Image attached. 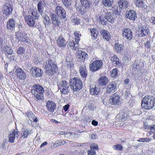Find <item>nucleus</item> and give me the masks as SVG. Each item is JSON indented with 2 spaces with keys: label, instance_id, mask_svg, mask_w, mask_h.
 <instances>
[{
  "label": "nucleus",
  "instance_id": "f257e3e1",
  "mask_svg": "<svg viewBox=\"0 0 155 155\" xmlns=\"http://www.w3.org/2000/svg\"><path fill=\"white\" fill-rule=\"evenodd\" d=\"M155 105V99L151 96H145L142 99L141 106L147 109H150Z\"/></svg>",
  "mask_w": 155,
  "mask_h": 155
},
{
  "label": "nucleus",
  "instance_id": "f03ea898",
  "mask_svg": "<svg viewBox=\"0 0 155 155\" xmlns=\"http://www.w3.org/2000/svg\"><path fill=\"white\" fill-rule=\"evenodd\" d=\"M44 92V88L40 85L35 84L32 86L31 92L35 96L36 98L38 100L42 99Z\"/></svg>",
  "mask_w": 155,
  "mask_h": 155
},
{
  "label": "nucleus",
  "instance_id": "7ed1b4c3",
  "mask_svg": "<svg viewBox=\"0 0 155 155\" xmlns=\"http://www.w3.org/2000/svg\"><path fill=\"white\" fill-rule=\"evenodd\" d=\"M71 89L74 91H78L82 87V82L81 80L77 78H74L70 80Z\"/></svg>",
  "mask_w": 155,
  "mask_h": 155
},
{
  "label": "nucleus",
  "instance_id": "20e7f679",
  "mask_svg": "<svg viewBox=\"0 0 155 155\" xmlns=\"http://www.w3.org/2000/svg\"><path fill=\"white\" fill-rule=\"evenodd\" d=\"M62 94H67L70 91L69 84L65 81H63L58 85Z\"/></svg>",
  "mask_w": 155,
  "mask_h": 155
},
{
  "label": "nucleus",
  "instance_id": "39448f33",
  "mask_svg": "<svg viewBox=\"0 0 155 155\" xmlns=\"http://www.w3.org/2000/svg\"><path fill=\"white\" fill-rule=\"evenodd\" d=\"M120 100V96L118 93L116 92L110 97L109 103L112 105H118L119 104Z\"/></svg>",
  "mask_w": 155,
  "mask_h": 155
},
{
  "label": "nucleus",
  "instance_id": "423d86ee",
  "mask_svg": "<svg viewBox=\"0 0 155 155\" xmlns=\"http://www.w3.org/2000/svg\"><path fill=\"white\" fill-rule=\"evenodd\" d=\"M55 12L61 19H64L65 18L66 16V12L65 10L62 7L57 6L55 8Z\"/></svg>",
  "mask_w": 155,
  "mask_h": 155
},
{
  "label": "nucleus",
  "instance_id": "0eeeda50",
  "mask_svg": "<svg viewBox=\"0 0 155 155\" xmlns=\"http://www.w3.org/2000/svg\"><path fill=\"white\" fill-rule=\"evenodd\" d=\"M122 35L128 41H130L133 38L132 32L130 29L129 28H124L122 30Z\"/></svg>",
  "mask_w": 155,
  "mask_h": 155
},
{
  "label": "nucleus",
  "instance_id": "6e6552de",
  "mask_svg": "<svg viewBox=\"0 0 155 155\" xmlns=\"http://www.w3.org/2000/svg\"><path fill=\"white\" fill-rule=\"evenodd\" d=\"M77 58L80 62L84 61L88 58V54L81 51H77Z\"/></svg>",
  "mask_w": 155,
  "mask_h": 155
},
{
  "label": "nucleus",
  "instance_id": "1a4fd4ad",
  "mask_svg": "<svg viewBox=\"0 0 155 155\" xmlns=\"http://www.w3.org/2000/svg\"><path fill=\"white\" fill-rule=\"evenodd\" d=\"M117 84L114 81L110 82L107 86V92L108 93H113L117 90Z\"/></svg>",
  "mask_w": 155,
  "mask_h": 155
},
{
  "label": "nucleus",
  "instance_id": "9d476101",
  "mask_svg": "<svg viewBox=\"0 0 155 155\" xmlns=\"http://www.w3.org/2000/svg\"><path fill=\"white\" fill-rule=\"evenodd\" d=\"M17 77L20 79L24 80L26 78V76L25 72L22 68H17L15 71Z\"/></svg>",
  "mask_w": 155,
  "mask_h": 155
},
{
  "label": "nucleus",
  "instance_id": "9b49d317",
  "mask_svg": "<svg viewBox=\"0 0 155 155\" xmlns=\"http://www.w3.org/2000/svg\"><path fill=\"white\" fill-rule=\"evenodd\" d=\"M126 17L127 18L129 19L130 20L134 21L136 19L137 16L135 11L129 10L126 12Z\"/></svg>",
  "mask_w": 155,
  "mask_h": 155
},
{
  "label": "nucleus",
  "instance_id": "f8f14e48",
  "mask_svg": "<svg viewBox=\"0 0 155 155\" xmlns=\"http://www.w3.org/2000/svg\"><path fill=\"white\" fill-rule=\"evenodd\" d=\"M105 17L107 21L112 23L114 22L116 16L114 13L107 12L105 14Z\"/></svg>",
  "mask_w": 155,
  "mask_h": 155
},
{
  "label": "nucleus",
  "instance_id": "ddd939ff",
  "mask_svg": "<svg viewBox=\"0 0 155 155\" xmlns=\"http://www.w3.org/2000/svg\"><path fill=\"white\" fill-rule=\"evenodd\" d=\"M103 65V62L101 60H95L91 62L90 68H101Z\"/></svg>",
  "mask_w": 155,
  "mask_h": 155
},
{
  "label": "nucleus",
  "instance_id": "4468645a",
  "mask_svg": "<svg viewBox=\"0 0 155 155\" xmlns=\"http://www.w3.org/2000/svg\"><path fill=\"white\" fill-rule=\"evenodd\" d=\"M19 137V134L18 132L15 130L11 132L8 135L9 141L11 143H14L15 139H17Z\"/></svg>",
  "mask_w": 155,
  "mask_h": 155
},
{
  "label": "nucleus",
  "instance_id": "2eb2a0df",
  "mask_svg": "<svg viewBox=\"0 0 155 155\" xmlns=\"http://www.w3.org/2000/svg\"><path fill=\"white\" fill-rule=\"evenodd\" d=\"M100 88L99 85H91L90 87V91L92 95H97L100 91Z\"/></svg>",
  "mask_w": 155,
  "mask_h": 155
},
{
  "label": "nucleus",
  "instance_id": "dca6fc26",
  "mask_svg": "<svg viewBox=\"0 0 155 155\" xmlns=\"http://www.w3.org/2000/svg\"><path fill=\"white\" fill-rule=\"evenodd\" d=\"M79 43H75L73 40H70L68 43V48L69 49H71L73 50H76L78 49Z\"/></svg>",
  "mask_w": 155,
  "mask_h": 155
},
{
  "label": "nucleus",
  "instance_id": "f3484780",
  "mask_svg": "<svg viewBox=\"0 0 155 155\" xmlns=\"http://www.w3.org/2000/svg\"><path fill=\"white\" fill-rule=\"evenodd\" d=\"M111 61H112L113 64L114 66L118 67H122V64L121 63L120 61L116 55H114L111 59Z\"/></svg>",
  "mask_w": 155,
  "mask_h": 155
},
{
  "label": "nucleus",
  "instance_id": "a211bd4d",
  "mask_svg": "<svg viewBox=\"0 0 155 155\" xmlns=\"http://www.w3.org/2000/svg\"><path fill=\"white\" fill-rule=\"evenodd\" d=\"M12 9L10 4L6 3L3 7V12L7 16L12 13Z\"/></svg>",
  "mask_w": 155,
  "mask_h": 155
},
{
  "label": "nucleus",
  "instance_id": "6ab92c4d",
  "mask_svg": "<svg viewBox=\"0 0 155 155\" xmlns=\"http://www.w3.org/2000/svg\"><path fill=\"white\" fill-rule=\"evenodd\" d=\"M100 33L103 38L108 41L111 38V35L110 33L106 30L103 29L100 31Z\"/></svg>",
  "mask_w": 155,
  "mask_h": 155
},
{
  "label": "nucleus",
  "instance_id": "aec40b11",
  "mask_svg": "<svg viewBox=\"0 0 155 155\" xmlns=\"http://www.w3.org/2000/svg\"><path fill=\"white\" fill-rule=\"evenodd\" d=\"M149 31L148 28L146 26L140 28L139 30L138 35L140 37H143L148 34Z\"/></svg>",
  "mask_w": 155,
  "mask_h": 155
},
{
  "label": "nucleus",
  "instance_id": "412c9836",
  "mask_svg": "<svg viewBox=\"0 0 155 155\" xmlns=\"http://www.w3.org/2000/svg\"><path fill=\"white\" fill-rule=\"evenodd\" d=\"M26 22L28 26L30 27L33 26L35 24L34 18L31 15H29L25 18Z\"/></svg>",
  "mask_w": 155,
  "mask_h": 155
},
{
  "label": "nucleus",
  "instance_id": "4be33fe9",
  "mask_svg": "<svg viewBox=\"0 0 155 155\" xmlns=\"http://www.w3.org/2000/svg\"><path fill=\"white\" fill-rule=\"evenodd\" d=\"M46 107L49 111L51 112H53L55 108L56 104L53 101H48L47 102Z\"/></svg>",
  "mask_w": 155,
  "mask_h": 155
},
{
  "label": "nucleus",
  "instance_id": "5701e85b",
  "mask_svg": "<svg viewBox=\"0 0 155 155\" xmlns=\"http://www.w3.org/2000/svg\"><path fill=\"white\" fill-rule=\"evenodd\" d=\"M45 68H55L57 67L56 62L51 60L47 61L44 63Z\"/></svg>",
  "mask_w": 155,
  "mask_h": 155
},
{
  "label": "nucleus",
  "instance_id": "b1692460",
  "mask_svg": "<svg viewBox=\"0 0 155 155\" xmlns=\"http://www.w3.org/2000/svg\"><path fill=\"white\" fill-rule=\"evenodd\" d=\"M32 70V75L35 77H40L42 75L43 71L41 68H33Z\"/></svg>",
  "mask_w": 155,
  "mask_h": 155
},
{
  "label": "nucleus",
  "instance_id": "393cba45",
  "mask_svg": "<svg viewBox=\"0 0 155 155\" xmlns=\"http://www.w3.org/2000/svg\"><path fill=\"white\" fill-rule=\"evenodd\" d=\"M51 17L52 23L55 26H58L60 22V20L56 15L55 14H52L51 15Z\"/></svg>",
  "mask_w": 155,
  "mask_h": 155
},
{
  "label": "nucleus",
  "instance_id": "a878e982",
  "mask_svg": "<svg viewBox=\"0 0 155 155\" xmlns=\"http://www.w3.org/2000/svg\"><path fill=\"white\" fill-rule=\"evenodd\" d=\"M58 43L59 46L61 48H64L66 44V41L63 38L62 36L60 35L58 37Z\"/></svg>",
  "mask_w": 155,
  "mask_h": 155
},
{
  "label": "nucleus",
  "instance_id": "bb28decb",
  "mask_svg": "<svg viewBox=\"0 0 155 155\" xmlns=\"http://www.w3.org/2000/svg\"><path fill=\"white\" fill-rule=\"evenodd\" d=\"M118 4L120 8L122 9L126 8L128 6V2L127 0H119Z\"/></svg>",
  "mask_w": 155,
  "mask_h": 155
},
{
  "label": "nucleus",
  "instance_id": "cd10ccee",
  "mask_svg": "<svg viewBox=\"0 0 155 155\" xmlns=\"http://www.w3.org/2000/svg\"><path fill=\"white\" fill-rule=\"evenodd\" d=\"M135 2L136 6L138 8L145 9L147 7L144 0H135Z\"/></svg>",
  "mask_w": 155,
  "mask_h": 155
},
{
  "label": "nucleus",
  "instance_id": "c85d7f7f",
  "mask_svg": "<svg viewBox=\"0 0 155 155\" xmlns=\"http://www.w3.org/2000/svg\"><path fill=\"white\" fill-rule=\"evenodd\" d=\"M81 5L86 9H88L89 8L91 3L88 0H80Z\"/></svg>",
  "mask_w": 155,
  "mask_h": 155
},
{
  "label": "nucleus",
  "instance_id": "c756f323",
  "mask_svg": "<svg viewBox=\"0 0 155 155\" xmlns=\"http://www.w3.org/2000/svg\"><path fill=\"white\" fill-rule=\"evenodd\" d=\"M108 81V80L107 78L105 76H103L100 77L98 79V83L100 85L102 86H104L107 84Z\"/></svg>",
  "mask_w": 155,
  "mask_h": 155
},
{
  "label": "nucleus",
  "instance_id": "7c9ffc66",
  "mask_svg": "<svg viewBox=\"0 0 155 155\" xmlns=\"http://www.w3.org/2000/svg\"><path fill=\"white\" fill-rule=\"evenodd\" d=\"M15 25V21L13 19H9L7 24V27L9 29H12L14 28Z\"/></svg>",
  "mask_w": 155,
  "mask_h": 155
},
{
  "label": "nucleus",
  "instance_id": "2f4dec72",
  "mask_svg": "<svg viewBox=\"0 0 155 155\" xmlns=\"http://www.w3.org/2000/svg\"><path fill=\"white\" fill-rule=\"evenodd\" d=\"M43 23L46 28H48L49 25L51 23L49 17L47 15H45L43 16Z\"/></svg>",
  "mask_w": 155,
  "mask_h": 155
},
{
  "label": "nucleus",
  "instance_id": "473e14b6",
  "mask_svg": "<svg viewBox=\"0 0 155 155\" xmlns=\"http://www.w3.org/2000/svg\"><path fill=\"white\" fill-rule=\"evenodd\" d=\"M29 15H31L35 19H38V17L37 16V12L36 8L30 9L29 11Z\"/></svg>",
  "mask_w": 155,
  "mask_h": 155
},
{
  "label": "nucleus",
  "instance_id": "72a5a7b5",
  "mask_svg": "<svg viewBox=\"0 0 155 155\" xmlns=\"http://www.w3.org/2000/svg\"><path fill=\"white\" fill-rule=\"evenodd\" d=\"M123 49L122 45L120 43H116L115 44L114 50L117 52L121 53Z\"/></svg>",
  "mask_w": 155,
  "mask_h": 155
},
{
  "label": "nucleus",
  "instance_id": "f704fd0d",
  "mask_svg": "<svg viewBox=\"0 0 155 155\" xmlns=\"http://www.w3.org/2000/svg\"><path fill=\"white\" fill-rule=\"evenodd\" d=\"M28 117L29 118L30 120L31 121H33L34 122H37L38 119L35 117V115L31 112L28 113L26 114Z\"/></svg>",
  "mask_w": 155,
  "mask_h": 155
},
{
  "label": "nucleus",
  "instance_id": "c9c22d12",
  "mask_svg": "<svg viewBox=\"0 0 155 155\" xmlns=\"http://www.w3.org/2000/svg\"><path fill=\"white\" fill-rule=\"evenodd\" d=\"M4 51L5 53L8 55L9 54H12L13 51L11 47L7 45L5 46L4 47Z\"/></svg>",
  "mask_w": 155,
  "mask_h": 155
},
{
  "label": "nucleus",
  "instance_id": "e433bc0d",
  "mask_svg": "<svg viewBox=\"0 0 155 155\" xmlns=\"http://www.w3.org/2000/svg\"><path fill=\"white\" fill-rule=\"evenodd\" d=\"M92 38L95 39L96 38L98 34V31L95 28H92L91 30Z\"/></svg>",
  "mask_w": 155,
  "mask_h": 155
},
{
  "label": "nucleus",
  "instance_id": "4c0bfd02",
  "mask_svg": "<svg viewBox=\"0 0 155 155\" xmlns=\"http://www.w3.org/2000/svg\"><path fill=\"white\" fill-rule=\"evenodd\" d=\"M103 5L106 7H109L112 6L113 3V0H102Z\"/></svg>",
  "mask_w": 155,
  "mask_h": 155
},
{
  "label": "nucleus",
  "instance_id": "58836bf2",
  "mask_svg": "<svg viewBox=\"0 0 155 155\" xmlns=\"http://www.w3.org/2000/svg\"><path fill=\"white\" fill-rule=\"evenodd\" d=\"M31 131L30 130L27 129L23 132L21 134V138H25L27 137L31 134Z\"/></svg>",
  "mask_w": 155,
  "mask_h": 155
},
{
  "label": "nucleus",
  "instance_id": "ea45409f",
  "mask_svg": "<svg viewBox=\"0 0 155 155\" xmlns=\"http://www.w3.org/2000/svg\"><path fill=\"white\" fill-rule=\"evenodd\" d=\"M75 37V41L76 43H79L80 37L81 36V34L79 31H76L74 32Z\"/></svg>",
  "mask_w": 155,
  "mask_h": 155
},
{
  "label": "nucleus",
  "instance_id": "a19ab883",
  "mask_svg": "<svg viewBox=\"0 0 155 155\" xmlns=\"http://www.w3.org/2000/svg\"><path fill=\"white\" fill-rule=\"evenodd\" d=\"M43 4L41 1H39L38 4L37 8L38 11L41 14L42 13L43 11Z\"/></svg>",
  "mask_w": 155,
  "mask_h": 155
},
{
  "label": "nucleus",
  "instance_id": "79ce46f5",
  "mask_svg": "<svg viewBox=\"0 0 155 155\" xmlns=\"http://www.w3.org/2000/svg\"><path fill=\"white\" fill-rule=\"evenodd\" d=\"M55 72V68H45V73L46 74L52 75Z\"/></svg>",
  "mask_w": 155,
  "mask_h": 155
},
{
  "label": "nucleus",
  "instance_id": "37998d69",
  "mask_svg": "<svg viewBox=\"0 0 155 155\" xmlns=\"http://www.w3.org/2000/svg\"><path fill=\"white\" fill-rule=\"evenodd\" d=\"M99 19L101 24L103 25H105L107 24V20L105 16H104L103 15H101L100 16Z\"/></svg>",
  "mask_w": 155,
  "mask_h": 155
},
{
  "label": "nucleus",
  "instance_id": "c03bdc74",
  "mask_svg": "<svg viewBox=\"0 0 155 155\" xmlns=\"http://www.w3.org/2000/svg\"><path fill=\"white\" fill-rule=\"evenodd\" d=\"M71 21L76 25H78L80 23V20L75 16L71 17Z\"/></svg>",
  "mask_w": 155,
  "mask_h": 155
},
{
  "label": "nucleus",
  "instance_id": "a18cd8bd",
  "mask_svg": "<svg viewBox=\"0 0 155 155\" xmlns=\"http://www.w3.org/2000/svg\"><path fill=\"white\" fill-rule=\"evenodd\" d=\"M80 73L81 76L83 78L86 77L87 75V71L86 68H80Z\"/></svg>",
  "mask_w": 155,
  "mask_h": 155
},
{
  "label": "nucleus",
  "instance_id": "49530a36",
  "mask_svg": "<svg viewBox=\"0 0 155 155\" xmlns=\"http://www.w3.org/2000/svg\"><path fill=\"white\" fill-rule=\"evenodd\" d=\"M59 134L61 135H64L65 137L67 138L70 137L71 135V133L68 131H61L59 132Z\"/></svg>",
  "mask_w": 155,
  "mask_h": 155
},
{
  "label": "nucleus",
  "instance_id": "de8ad7c7",
  "mask_svg": "<svg viewBox=\"0 0 155 155\" xmlns=\"http://www.w3.org/2000/svg\"><path fill=\"white\" fill-rule=\"evenodd\" d=\"M7 58L10 59L11 61H16V55L15 54H13L12 53V54L7 55Z\"/></svg>",
  "mask_w": 155,
  "mask_h": 155
},
{
  "label": "nucleus",
  "instance_id": "09e8293b",
  "mask_svg": "<svg viewBox=\"0 0 155 155\" xmlns=\"http://www.w3.org/2000/svg\"><path fill=\"white\" fill-rule=\"evenodd\" d=\"M113 148L115 150H121L123 148V147L120 144H117L114 145L113 147Z\"/></svg>",
  "mask_w": 155,
  "mask_h": 155
},
{
  "label": "nucleus",
  "instance_id": "8fccbe9b",
  "mask_svg": "<svg viewBox=\"0 0 155 155\" xmlns=\"http://www.w3.org/2000/svg\"><path fill=\"white\" fill-rule=\"evenodd\" d=\"M152 140V138H141L139 139V140H137V141L139 142H149L151 141Z\"/></svg>",
  "mask_w": 155,
  "mask_h": 155
},
{
  "label": "nucleus",
  "instance_id": "3c124183",
  "mask_svg": "<svg viewBox=\"0 0 155 155\" xmlns=\"http://www.w3.org/2000/svg\"><path fill=\"white\" fill-rule=\"evenodd\" d=\"M25 52V49L22 47H20L18 48L17 50V52L18 54H23Z\"/></svg>",
  "mask_w": 155,
  "mask_h": 155
},
{
  "label": "nucleus",
  "instance_id": "603ef678",
  "mask_svg": "<svg viewBox=\"0 0 155 155\" xmlns=\"http://www.w3.org/2000/svg\"><path fill=\"white\" fill-rule=\"evenodd\" d=\"M117 70L116 68H114L111 72V76L112 77H115L117 76Z\"/></svg>",
  "mask_w": 155,
  "mask_h": 155
},
{
  "label": "nucleus",
  "instance_id": "864d4df0",
  "mask_svg": "<svg viewBox=\"0 0 155 155\" xmlns=\"http://www.w3.org/2000/svg\"><path fill=\"white\" fill-rule=\"evenodd\" d=\"M16 35V37L17 38V39L19 41H21L22 40V38L23 37L24 35L23 34L21 33L18 32Z\"/></svg>",
  "mask_w": 155,
  "mask_h": 155
},
{
  "label": "nucleus",
  "instance_id": "5fc2aeb1",
  "mask_svg": "<svg viewBox=\"0 0 155 155\" xmlns=\"http://www.w3.org/2000/svg\"><path fill=\"white\" fill-rule=\"evenodd\" d=\"M63 4L66 6H68L71 5V3L69 0H62Z\"/></svg>",
  "mask_w": 155,
  "mask_h": 155
},
{
  "label": "nucleus",
  "instance_id": "6e6d98bb",
  "mask_svg": "<svg viewBox=\"0 0 155 155\" xmlns=\"http://www.w3.org/2000/svg\"><path fill=\"white\" fill-rule=\"evenodd\" d=\"M87 152L88 155H95L96 154L95 152L93 149L89 150Z\"/></svg>",
  "mask_w": 155,
  "mask_h": 155
},
{
  "label": "nucleus",
  "instance_id": "4d7b16f0",
  "mask_svg": "<svg viewBox=\"0 0 155 155\" xmlns=\"http://www.w3.org/2000/svg\"><path fill=\"white\" fill-rule=\"evenodd\" d=\"M91 139L92 140H95L98 138L97 135L96 134H92L91 135Z\"/></svg>",
  "mask_w": 155,
  "mask_h": 155
},
{
  "label": "nucleus",
  "instance_id": "13d9d810",
  "mask_svg": "<svg viewBox=\"0 0 155 155\" xmlns=\"http://www.w3.org/2000/svg\"><path fill=\"white\" fill-rule=\"evenodd\" d=\"M150 22L153 25H155V17H151Z\"/></svg>",
  "mask_w": 155,
  "mask_h": 155
},
{
  "label": "nucleus",
  "instance_id": "bf43d9fd",
  "mask_svg": "<svg viewBox=\"0 0 155 155\" xmlns=\"http://www.w3.org/2000/svg\"><path fill=\"white\" fill-rule=\"evenodd\" d=\"M69 105H66L63 107V109L65 111H66L69 108Z\"/></svg>",
  "mask_w": 155,
  "mask_h": 155
},
{
  "label": "nucleus",
  "instance_id": "052dcab7",
  "mask_svg": "<svg viewBox=\"0 0 155 155\" xmlns=\"http://www.w3.org/2000/svg\"><path fill=\"white\" fill-rule=\"evenodd\" d=\"M28 39L27 37L24 36L23 38L22 39V40H21L22 41H23L24 42H28Z\"/></svg>",
  "mask_w": 155,
  "mask_h": 155
},
{
  "label": "nucleus",
  "instance_id": "680f3d73",
  "mask_svg": "<svg viewBox=\"0 0 155 155\" xmlns=\"http://www.w3.org/2000/svg\"><path fill=\"white\" fill-rule=\"evenodd\" d=\"M91 149H97L98 148V145H94L91 146Z\"/></svg>",
  "mask_w": 155,
  "mask_h": 155
},
{
  "label": "nucleus",
  "instance_id": "e2e57ef3",
  "mask_svg": "<svg viewBox=\"0 0 155 155\" xmlns=\"http://www.w3.org/2000/svg\"><path fill=\"white\" fill-rule=\"evenodd\" d=\"M123 61L125 62H127L128 61V59L127 58L126 56H124L123 58Z\"/></svg>",
  "mask_w": 155,
  "mask_h": 155
},
{
  "label": "nucleus",
  "instance_id": "0e129e2a",
  "mask_svg": "<svg viewBox=\"0 0 155 155\" xmlns=\"http://www.w3.org/2000/svg\"><path fill=\"white\" fill-rule=\"evenodd\" d=\"M145 46L147 48H150V42L148 41L146 42L145 43Z\"/></svg>",
  "mask_w": 155,
  "mask_h": 155
},
{
  "label": "nucleus",
  "instance_id": "69168bd1",
  "mask_svg": "<svg viewBox=\"0 0 155 155\" xmlns=\"http://www.w3.org/2000/svg\"><path fill=\"white\" fill-rule=\"evenodd\" d=\"M91 124L94 126H97L98 124V122L95 120H94L92 121Z\"/></svg>",
  "mask_w": 155,
  "mask_h": 155
},
{
  "label": "nucleus",
  "instance_id": "338daca9",
  "mask_svg": "<svg viewBox=\"0 0 155 155\" xmlns=\"http://www.w3.org/2000/svg\"><path fill=\"white\" fill-rule=\"evenodd\" d=\"M93 105V104L92 103H89L87 106V108L89 109V110H91L92 109V107Z\"/></svg>",
  "mask_w": 155,
  "mask_h": 155
},
{
  "label": "nucleus",
  "instance_id": "774afa93",
  "mask_svg": "<svg viewBox=\"0 0 155 155\" xmlns=\"http://www.w3.org/2000/svg\"><path fill=\"white\" fill-rule=\"evenodd\" d=\"M66 61L68 62H70V61L71 60V59H70V58L69 56H67L66 57Z\"/></svg>",
  "mask_w": 155,
  "mask_h": 155
}]
</instances>
